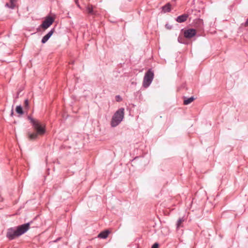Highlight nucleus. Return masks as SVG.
Listing matches in <instances>:
<instances>
[{
	"label": "nucleus",
	"mask_w": 248,
	"mask_h": 248,
	"mask_svg": "<svg viewBox=\"0 0 248 248\" xmlns=\"http://www.w3.org/2000/svg\"><path fill=\"white\" fill-rule=\"evenodd\" d=\"M30 223H27L7 230L6 237L10 240H13L25 233L29 229Z\"/></svg>",
	"instance_id": "nucleus-1"
},
{
	"label": "nucleus",
	"mask_w": 248,
	"mask_h": 248,
	"mask_svg": "<svg viewBox=\"0 0 248 248\" xmlns=\"http://www.w3.org/2000/svg\"><path fill=\"white\" fill-rule=\"evenodd\" d=\"M28 119L32 124L34 129L36 131V133L29 134V138L30 140H35L37 138L38 135H43L45 133L46 129L44 124H41L38 120L31 118V116H29Z\"/></svg>",
	"instance_id": "nucleus-2"
},
{
	"label": "nucleus",
	"mask_w": 248,
	"mask_h": 248,
	"mask_svg": "<svg viewBox=\"0 0 248 248\" xmlns=\"http://www.w3.org/2000/svg\"><path fill=\"white\" fill-rule=\"evenodd\" d=\"M124 114V108H120L117 110L113 116L111 121V125L112 127L117 126L123 120Z\"/></svg>",
	"instance_id": "nucleus-3"
},
{
	"label": "nucleus",
	"mask_w": 248,
	"mask_h": 248,
	"mask_svg": "<svg viewBox=\"0 0 248 248\" xmlns=\"http://www.w3.org/2000/svg\"><path fill=\"white\" fill-rule=\"evenodd\" d=\"M154 77V72L152 69H149L145 74L143 78L142 86L144 88L148 87L151 84Z\"/></svg>",
	"instance_id": "nucleus-4"
},
{
	"label": "nucleus",
	"mask_w": 248,
	"mask_h": 248,
	"mask_svg": "<svg viewBox=\"0 0 248 248\" xmlns=\"http://www.w3.org/2000/svg\"><path fill=\"white\" fill-rule=\"evenodd\" d=\"M54 21V18L50 16H47L44 21H43L40 27L44 30H46L53 24Z\"/></svg>",
	"instance_id": "nucleus-5"
},
{
	"label": "nucleus",
	"mask_w": 248,
	"mask_h": 248,
	"mask_svg": "<svg viewBox=\"0 0 248 248\" xmlns=\"http://www.w3.org/2000/svg\"><path fill=\"white\" fill-rule=\"evenodd\" d=\"M192 11H193V10H192V9L188 10L187 12V14H184L181 16H178L176 19V21L179 23H183V22L186 21L187 20V18L189 15Z\"/></svg>",
	"instance_id": "nucleus-6"
},
{
	"label": "nucleus",
	"mask_w": 248,
	"mask_h": 248,
	"mask_svg": "<svg viewBox=\"0 0 248 248\" xmlns=\"http://www.w3.org/2000/svg\"><path fill=\"white\" fill-rule=\"evenodd\" d=\"M196 34V31L194 29L186 30L184 32V35L186 38H191Z\"/></svg>",
	"instance_id": "nucleus-7"
},
{
	"label": "nucleus",
	"mask_w": 248,
	"mask_h": 248,
	"mask_svg": "<svg viewBox=\"0 0 248 248\" xmlns=\"http://www.w3.org/2000/svg\"><path fill=\"white\" fill-rule=\"evenodd\" d=\"M54 31V28L51 29V30L43 37L41 40V42L43 44H45V43H46L47 41V40L50 38V37L52 35Z\"/></svg>",
	"instance_id": "nucleus-8"
},
{
	"label": "nucleus",
	"mask_w": 248,
	"mask_h": 248,
	"mask_svg": "<svg viewBox=\"0 0 248 248\" xmlns=\"http://www.w3.org/2000/svg\"><path fill=\"white\" fill-rule=\"evenodd\" d=\"M109 233V231L108 230H106L105 231L101 232L98 235V237L103 239L106 238L108 234Z\"/></svg>",
	"instance_id": "nucleus-9"
},
{
	"label": "nucleus",
	"mask_w": 248,
	"mask_h": 248,
	"mask_svg": "<svg viewBox=\"0 0 248 248\" xmlns=\"http://www.w3.org/2000/svg\"><path fill=\"white\" fill-rule=\"evenodd\" d=\"M162 9L164 13L170 12L171 11V4L170 3H168L162 7Z\"/></svg>",
	"instance_id": "nucleus-10"
},
{
	"label": "nucleus",
	"mask_w": 248,
	"mask_h": 248,
	"mask_svg": "<svg viewBox=\"0 0 248 248\" xmlns=\"http://www.w3.org/2000/svg\"><path fill=\"white\" fill-rule=\"evenodd\" d=\"M16 1V0H10V3H7L5 6L9 8L13 9L16 6L15 3Z\"/></svg>",
	"instance_id": "nucleus-11"
},
{
	"label": "nucleus",
	"mask_w": 248,
	"mask_h": 248,
	"mask_svg": "<svg viewBox=\"0 0 248 248\" xmlns=\"http://www.w3.org/2000/svg\"><path fill=\"white\" fill-rule=\"evenodd\" d=\"M86 11L88 12V13L90 15H93L95 14V12L93 10V7L92 5H88L86 7Z\"/></svg>",
	"instance_id": "nucleus-12"
},
{
	"label": "nucleus",
	"mask_w": 248,
	"mask_h": 248,
	"mask_svg": "<svg viewBox=\"0 0 248 248\" xmlns=\"http://www.w3.org/2000/svg\"><path fill=\"white\" fill-rule=\"evenodd\" d=\"M194 100V98L193 97H191L186 99H185L184 101V104L185 105H188L191 103Z\"/></svg>",
	"instance_id": "nucleus-13"
},
{
	"label": "nucleus",
	"mask_w": 248,
	"mask_h": 248,
	"mask_svg": "<svg viewBox=\"0 0 248 248\" xmlns=\"http://www.w3.org/2000/svg\"><path fill=\"white\" fill-rule=\"evenodd\" d=\"M16 112L19 114L22 115L23 114V111L22 110V108L21 106H17L16 107Z\"/></svg>",
	"instance_id": "nucleus-14"
},
{
	"label": "nucleus",
	"mask_w": 248,
	"mask_h": 248,
	"mask_svg": "<svg viewBox=\"0 0 248 248\" xmlns=\"http://www.w3.org/2000/svg\"><path fill=\"white\" fill-rule=\"evenodd\" d=\"M184 221V219L183 217L180 218L178 219L177 221L176 226H177V229L181 227L182 223Z\"/></svg>",
	"instance_id": "nucleus-15"
},
{
	"label": "nucleus",
	"mask_w": 248,
	"mask_h": 248,
	"mask_svg": "<svg viewBox=\"0 0 248 248\" xmlns=\"http://www.w3.org/2000/svg\"><path fill=\"white\" fill-rule=\"evenodd\" d=\"M24 107L26 109L29 108V101H28V99H26L25 100L24 103Z\"/></svg>",
	"instance_id": "nucleus-16"
},
{
	"label": "nucleus",
	"mask_w": 248,
	"mask_h": 248,
	"mask_svg": "<svg viewBox=\"0 0 248 248\" xmlns=\"http://www.w3.org/2000/svg\"><path fill=\"white\" fill-rule=\"evenodd\" d=\"M115 98L117 102H120L122 100V97L119 95H116Z\"/></svg>",
	"instance_id": "nucleus-17"
},
{
	"label": "nucleus",
	"mask_w": 248,
	"mask_h": 248,
	"mask_svg": "<svg viewBox=\"0 0 248 248\" xmlns=\"http://www.w3.org/2000/svg\"><path fill=\"white\" fill-rule=\"evenodd\" d=\"M158 244L157 243H155L152 247V248H158Z\"/></svg>",
	"instance_id": "nucleus-18"
},
{
	"label": "nucleus",
	"mask_w": 248,
	"mask_h": 248,
	"mask_svg": "<svg viewBox=\"0 0 248 248\" xmlns=\"http://www.w3.org/2000/svg\"><path fill=\"white\" fill-rule=\"evenodd\" d=\"M245 26H248V18L247 19L246 22H245Z\"/></svg>",
	"instance_id": "nucleus-19"
},
{
	"label": "nucleus",
	"mask_w": 248,
	"mask_h": 248,
	"mask_svg": "<svg viewBox=\"0 0 248 248\" xmlns=\"http://www.w3.org/2000/svg\"><path fill=\"white\" fill-rule=\"evenodd\" d=\"M198 20H199V22H200L201 24H203V21L202 19H199Z\"/></svg>",
	"instance_id": "nucleus-20"
},
{
	"label": "nucleus",
	"mask_w": 248,
	"mask_h": 248,
	"mask_svg": "<svg viewBox=\"0 0 248 248\" xmlns=\"http://www.w3.org/2000/svg\"><path fill=\"white\" fill-rule=\"evenodd\" d=\"M178 41L179 42L182 43V42L181 41V37H179L178 38Z\"/></svg>",
	"instance_id": "nucleus-21"
},
{
	"label": "nucleus",
	"mask_w": 248,
	"mask_h": 248,
	"mask_svg": "<svg viewBox=\"0 0 248 248\" xmlns=\"http://www.w3.org/2000/svg\"><path fill=\"white\" fill-rule=\"evenodd\" d=\"M76 4H77V6H78V7H80V6H79V5L78 3V1H76Z\"/></svg>",
	"instance_id": "nucleus-22"
},
{
	"label": "nucleus",
	"mask_w": 248,
	"mask_h": 248,
	"mask_svg": "<svg viewBox=\"0 0 248 248\" xmlns=\"http://www.w3.org/2000/svg\"><path fill=\"white\" fill-rule=\"evenodd\" d=\"M13 110H12V112H11V115H13Z\"/></svg>",
	"instance_id": "nucleus-23"
}]
</instances>
